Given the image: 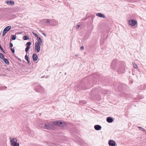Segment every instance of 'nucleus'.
<instances>
[{
	"label": "nucleus",
	"instance_id": "5701e85b",
	"mask_svg": "<svg viewBox=\"0 0 146 146\" xmlns=\"http://www.w3.org/2000/svg\"><path fill=\"white\" fill-rule=\"evenodd\" d=\"M133 66L135 68H137V66L136 64L133 63Z\"/></svg>",
	"mask_w": 146,
	"mask_h": 146
},
{
	"label": "nucleus",
	"instance_id": "1a4fd4ad",
	"mask_svg": "<svg viewBox=\"0 0 146 146\" xmlns=\"http://www.w3.org/2000/svg\"><path fill=\"white\" fill-rule=\"evenodd\" d=\"M94 129L96 130H100L102 129V127L100 125H96L94 126Z\"/></svg>",
	"mask_w": 146,
	"mask_h": 146
},
{
	"label": "nucleus",
	"instance_id": "393cba45",
	"mask_svg": "<svg viewBox=\"0 0 146 146\" xmlns=\"http://www.w3.org/2000/svg\"><path fill=\"white\" fill-rule=\"evenodd\" d=\"M37 38H38L40 41V42L42 43V40L41 38L39 36L37 37Z\"/></svg>",
	"mask_w": 146,
	"mask_h": 146
},
{
	"label": "nucleus",
	"instance_id": "b1692460",
	"mask_svg": "<svg viewBox=\"0 0 146 146\" xmlns=\"http://www.w3.org/2000/svg\"><path fill=\"white\" fill-rule=\"evenodd\" d=\"M32 33L34 35V36H35V37H38V35L36 33H35L34 32H32Z\"/></svg>",
	"mask_w": 146,
	"mask_h": 146
},
{
	"label": "nucleus",
	"instance_id": "bb28decb",
	"mask_svg": "<svg viewBox=\"0 0 146 146\" xmlns=\"http://www.w3.org/2000/svg\"><path fill=\"white\" fill-rule=\"evenodd\" d=\"M25 58L26 60H29V58L28 57V56L26 55L25 56Z\"/></svg>",
	"mask_w": 146,
	"mask_h": 146
},
{
	"label": "nucleus",
	"instance_id": "423d86ee",
	"mask_svg": "<svg viewBox=\"0 0 146 146\" xmlns=\"http://www.w3.org/2000/svg\"><path fill=\"white\" fill-rule=\"evenodd\" d=\"M117 62V60L116 59L113 60L111 63V67L112 69H114L115 66V64Z\"/></svg>",
	"mask_w": 146,
	"mask_h": 146
},
{
	"label": "nucleus",
	"instance_id": "4be33fe9",
	"mask_svg": "<svg viewBox=\"0 0 146 146\" xmlns=\"http://www.w3.org/2000/svg\"><path fill=\"white\" fill-rule=\"evenodd\" d=\"M16 36L15 35H13L12 36V39L13 40H15L16 38Z\"/></svg>",
	"mask_w": 146,
	"mask_h": 146
},
{
	"label": "nucleus",
	"instance_id": "c756f323",
	"mask_svg": "<svg viewBox=\"0 0 146 146\" xmlns=\"http://www.w3.org/2000/svg\"><path fill=\"white\" fill-rule=\"evenodd\" d=\"M10 47H12L13 46V44L12 43H10Z\"/></svg>",
	"mask_w": 146,
	"mask_h": 146
},
{
	"label": "nucleus",
	"instance_id": "6ab92c4d",
	"mask_svg": "<svg viewBox=\"0 0 146 146\" xmlns=\"http://www.w3.org/2000/svg\"><path fill=\"white\" fill-rule=\"evenodd\" d=\"M0 58L2 60L4 58V55L1 53H0Z\"/></svg>",
	"mask_w": 146,
	"mask_h": 146
},
{
	"label": "nucleus",
	"instance_id": "473e14b6",
	"mask_svg": "<svg viewBox=\"0 0 146 146\" xmlns=\"http://www.w3.org/2000/svg\"><path fill=\"white\" fill-rule=\"evenodd\" d=\"M27 61L28 62V63L29 64L30 63V61H29V60H27Z\"/></svg>",
	"mask_w": 146,
	"mask_h": 146
},
{
	"label": "nucleus",
	"instance_id": "0eeeda50",
	"mask_svg": "<svg viewBox=\"0 0 146 146\" xmlns=\"http://www.w3.org/2000/svg\"><path fill=\"white\" fill-rule=\"evenodd\" d=\"M110 146H115V141L112 140H110L108 142Z\"/></svg>",
	"mask_w": 146,
	"mask_h": 146
},
{
	"label": "nucleus",
	"instance_id": "c85d7f7f",
	"mask_svg": "<svg viewBox=\"0 0 146 146\" xmlns=\"http://www.w3.org/2000/svg\"><path fill=\"white\" fill-rule=\"evenodd\" d=\"M80 27V26L79 25H77L76 26V29H78Z\"/></svg>",
	"mask_w": 146,
	"mask_h": 146
},
{
	"label": "nucleus",
	"instance_id": "412c9836",
	"mask_svg": "<svg viewBox=\"0 0 146 146\" xmlns=\"http://www.w3.org/2000/svg\"><path fill=\"white\" fill-rule=\"evenodd\" d=\"M31 43L29 42H27L26 43V45L27 46V47H30V46L31 45Z\"/></svg>",
	"mask_w": 146,
	"mask_h": 146
},
{
	"label": "nucleus",
	"instance_id": "f3484780",
	"mask_svg": "<svg viewBox=\"0 0 146 146\" xmlns=\"http://www.w3.org/2000/svg\"><path fill=\"white\" fill-rule=\"evenodd\" d=\"M35 44H38V45L40 46V45H41L42 44V42H40V41L39 40H38V42H36Z\"/></svg>",
	"mask_w": 146,
	"mask_h": 146
},
{
	"label": "nucleus",
	"instance_id": "9d476101",
	"mask_svg": "<svg viewBox=\"0 0 146 146\" xmlns=\"http://www.w3.org/2000/svg\"><path fill=\"white\" fill-rule=\"evenodd\" d=\"M124 71L125 69L123 67H122L119 68L118 72L119 73H123L124 72Z\"/></svg>",
	"mask_w": 146,
	"mask_h": 146
},
{
	"label": "nucleus",
	"instance_id": "a878e982",
	"mask_svg": "<svg viewBox=\"0 0 146 146\" xmlns=\"http://www.w3.org/2000/svg\"><path fill=\"white\" fill-rule=\"evenodd\" d=\"M30 47H26V48H25V51L26 52H27L28 51V50H29V49H30Z\"/></svg>",
	"mask_w": 146,
	"mask_h": 146
},
{
	"label": "nucleus",
	"instance_id": "dca6fc26",
	"mask_svg": "<svg viewBox=\"0 0 146 146\" xmlns=\"http://www.w3.org/2000/svg\"><path fill=\"white\" fill-rule=\"evenodd\" d=\"M5 63L7 64H9V62L8 60L6 58H5L3 59Z\"/></svg>",
	"mask_w": 146,
	"mask_h": 146
},
{
	"label": "nucleus",
	"instance_id": "4468645a",
	"mask_svg": "<svg viewBox=\"0 0 146 146\" xmlns=\"http://www.w3.org/2000/svg\"><path fill=\"white\" fill-rule=\"evenodd\" d=\"M107 121L109 123H111L113 121V119L110 117H108L107 118Z\"/></svg>",
	"mask_w": 146,
	"mask_h": 146
},
{
	"label": "nucleus",
	"instance_id": "f257e3e1",
	"mask_svg": "<svg viewBox=\"0 0 146 146\" xmlns=\"http://www.w3.org/2000/svg\"><path fill=\"white\" fill-rule=\"evenodd\" d=\"M17 139L13 138L11 140V145L13 146H19L18 143H17Z\"/></svg>",
	"mask_w": 146,
	"mask_h": 146
},
{
	"label": "nucleus",
	"instance_id": "aec40b11",
	"mask_svg": "<svg viewBox=\"0 0 146 146\" xmlns=\"http://www.w3.org/2000/svg\"><path fill=\"white\" fill-rule=\"evenodd\" d=\"M23 39L25 40H27L29 39V37L27 36H23Z\"/></svg>",
	"mask_w": 146,
	"mask_h": 146
},
{
	"label": "nucleus",
	"instance_id": "7ed1b4c3",
	"mask_svg": "<svg viewBox=\"0 0 146 146\" xmlns=\"http://www.w3.org/2000/svg\"><path fill=\"white\" fill-rule=\"evenodd\" d=\"M11 27L10 26H9L6 27L3 31L2 36H4L11 29Z\"/></svg>",
	"mask_w": 146,
	"mask_h": 146
},
{
	"label": "nucleus",
	"instance_id": "c9c22d12",
	"mask_svg": "<svg viewBox=\"0 0 146 146\" xmlns=\"http://www.w3.org/2000/svg\"><path fill=\"white\" fill-rule=\"evenodd\" d=\"M65 75H66V73H65Z\"/></svg>",
	"mask_w": 146,
	"mask_h": 146
},
{
	"label": "nucleus",
	"instance_id": "a211bd4d",
	"mask_svg": "<svg viewBox=\"0 0 146 146\" xmlns=\"http://www.w3.org/2000/svg\"><path fill=\"white\" fill-rule=\"evenodd\" d=\"M138 128L141 130L143 131V132H144L145 131V130L142 127H138Z\"/></svg>",
	"mask_w": 146,
	"mask_h": 146
},
{
	"label": "nucleus",
	"instance_id": "7c9ffc66",
	"mask_svg": "<svg viewBox=\"0 0 146 146\" xmlns=\"http://www.w3.org/2000/svg\"><path fill=\"white\" fill-rule=\"evenodd\" d=\"M80 49L81 50H83L84 49V47L83 46H82L80 48Z\"/></svg>",
	"mask_w": 146,
	"mask_h": 146
},
{
	"label": "nucleus",
	"instance_id": "2eb2a0df",
	"mask_svg": "<svg viewBox=\"0 0 146 146\" xmlns=\"http://www.w3.org/2000/svg\"><path fill=\"white\" fill-rule=\"evenodd\" d=\"M7 3L9 5H11V4L12 5H13L14 4V1H8L7 2Z\"/></svg>",
	"mask_w": 146,
	"mask_h": 146
},
{
	"label": "nucleus",
	"instance_id": "72a5a7b5",
	"mask_svg": "<svg viewBox=\"0 0 146 146\" xmlns=\"http://www.w3.org/2000/svg\"><path fill=\"white\" fill-rule=\"evenodd\" d=\"M43 34L45 36H46V35H45V34L44 33H43Z\"/></svg>",
	"mask_w": 146,
	"mask_h": 146
},
{
	"label": "nucleus",
	"instance_id": "f704fd0d",
	"mask_svg": "<svg viewBox=\"0 0 146 146\" xmlns=\"http://www.w3.org/2000/svg\"><path fill=\"white\" fill-rule=\"evenodd\" d=\"M145 132V133H146V131H145V132Z\"/></svg>",
	"mask_w": 146,
	"mask_h": 146
},
{
	"label": "nucleus",
	"instance_id": "f8f14e48",
	"mask_svg": "<svg viewBox=\"0 0 146 146\" xmlns=\"http://www.w3.org/2000/svg\"><path fill=\"white\" fill-rule=\"evenodd\" d=\"M38 56L35 54H34L33 55V58L34 61H36L38 59Z\"/></svg>",
	"mask_w": 146,
	"mask_h": 146
},
{
	"label": "nucleus",
	"instance_id": "20e7f679",
	"mask_svg": "<svg viewBox=\"0 0 146 146\" xmlns=\"http://www.w3.org/2000/svg\"><path fill=\"white\" fill-rule=\"evenodd\" d=\"M128 23L129 25L133 26L137 24V22L136 21L134 20L130 19L128 21Z\"/></svg>",
	"mask_w": 146,
	"mask_h": 146
},
{
	"label": "nucleus",
	"instance_id": "f03ea898",
	"mask_svg": "<svg viewBox=\"0 0 146 146\" xmlns=\"http://www.w3.org/2000/svg\"><path fill=\"white\" fill-rule=\"evenodd\" d=\"M53 123H52L51 122L45 124L44 128L48 129H51L53 128Z\"/></svg>",
	"mask_w": 146,
	"mask_h": 146
},
{
	"label": "nucleus",
	"instance_id": "9b49d317",
	"mask_svg": "<svg viewBox=\"0 0 146 146\" xmlns=\"http://www.w3.org/2000/svg\"><path fill=\"white\" fill-rule=\"evenodd\" d=\"M96 15L100 17L103 18H105V16L104 14L101 13H97L96 14Z\"/></svg>",
	"mask_w": 146,
	"mask_h": 146
},
{
	"label": "nucleus",
	"instance_id": "ddd939ff",
	"mask_svg": "<svg viewBox=\"0 0 146 146\" xmlns=\"http://www.w3.org/2000/svg\"><path fill=\"white\" fill-rule=\"evenodd\" d=\"M42 21L45 23H50L51 22V21L48 19H44L42 20Z\"/></svg>",
	"mask_w": 146,
	"mask_h": 146
},
{
	"label": "nucleus",
	"instance_id": "39448f33",
	"mask_svg": "<svg viewBox=\"0 0 146 146\" xmlns=\"http://www.w3.org/2000/svg\"><path fill=\"white\" fill-rule=\"evenodd\" d=\"M53 124L54 125H56L61 127L63 126V125L62 122L60 121L54 122L53 123Z\"/></svg>",
	"mask_w": 146,
	"mask_h": 146
},
{
	"label": "nucleus",
	"instance_id": "cd10ccee",
	"mask_svg": "<svg viewBox=\"0 0 146 146\" xmlns=\"http://www.w3.org/2000/svg\"><path fill=\"white\" fill-rule=\"evenodd\" d=\"M11 50L13 53H14L15 50L13 48H11Z\"/></svg>",
	"mask_w": 146,
	"mask_h": 146
},
{
	"label": "nucleus",
	"instance_id": "6e6552de",
	"mask_svg": "<svg viewBox=\"0 0 146 146\" xmlns=\"http://www.w3.org/2000/svg\"><path fill=\"white\" fill-rule=\"evenodd\" d=\"M35 49L36 50L37 52H39L40 50V46L38 44H35Z\"/></svg>",
	"mask_w": 146,
	"mask_h": 146
},
{
	"label": "nucleus",
	"instance_id": "2f4dec72",
	"mask_svg": "<svg viewBox=\"0 0 146 146\" xmlns=\"http://www.w3.org/2000/svg\"><path fill=\"white\" fill-rule=\"evenodd\" d=\"M0 49L3 52V48L1 47V46H0Z\"/></svg>",
	"mask_w": 146,
	"mask_h": 146
}]
</instances>
